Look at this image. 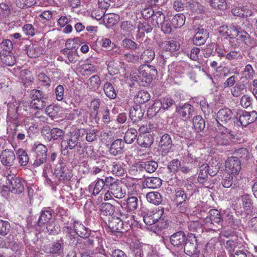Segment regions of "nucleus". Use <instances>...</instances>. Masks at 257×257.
Masks as SVG:
<instances>
[{"instance_id":"obj_1","label":"nucleus","mask_w":257,"mask_h":257,"mask_svg":"<svg viewBox=\"0 0 257 257\" xmlns=\"http://www.w3.org/2000/svg\"><path fill=\"white\" fill-rule=\"evenodd\" d=\"M61 152L64 155L68 154L69 150L75 149L79 155L84 154L85 146L80 140V135L77 132H70L62 138Z\"/></svg>"},{"instance_id":"obj_2","label":"nucleus","mask_w":257,"mask_h":257,"mask_svg":"<svg viewBox=\"0 0 257 257\" xmlns=\"http://www.w3.org/2000/svg\"><path fill=\"white\" fill-rule=\"evenodd\" d=\"M106 187L110 190L113 197L116 198H122L126 194L125 190L122 189L121 184L112 177H106Z\"/></svg>"},{"instance_id":"obj_3","label":"nucleus","mask_w":257,"mask_h":257,"mask_svg":"<svg viewBox=\"0 0 257 257\" xmlns=\"http://www.w3.org/2000/svg\"><path fill=\"white\" fill-rule=\"evenodd\" d=\"M225 167L236 180L241 179V163L237 157H228L225 161Z\"/></svg>"},{"instance_id":"obj_4","label":"nucleus","mask_w":257,"mask_h":257,"mask_svg":"<svg viewBox=\"0 0 257 257\" xmlns=\"http://www.w3.org/2000/svg\"><path fill=\"white\" fill-rule=\"evenodd\" d=\"M7 187L11 192L19 194L24 190V182L20 178L16 177L14 174H8L6 176Z\"/></svg>"},{"instance_id":"obj_5","label":"nucleus","mask_w":257,"mask_h":257,"mask_svg":"<svg viewBox=\"0 0 257 257\" xmlns=\"http://www.w3.org/2000/svg\"><path fill=\"white\" fill-rule=\"evenodd\" d=\"M139 75L142 81V85L145 86L150 83L152 79L150 74L157 73V70L154 67L149 65H142L139 69Z\"/></svg>"},{"instance_id":"obj_6","label":"nucleus","mask_w":257,"mask_h":257,"mask_svg":"<svg viewBox=\"0 0 257 257\" xmlns=\"http://www.w3.org/2000/svg\"><path fill=\"white\" fill-rule=\"evenodd\" d=\"M175 103V101L170 97L166 96L156 101L148 111H153V109L155 113H157L159 110L162 109L164 110L168 109Z\"/></svg>"},{"instance_id":"obj_7","label":"nucleus","mask_w":257,"mask_h":257,"mask_svg":"<svg viewBox=\"0 0 257 257\" xmlns=\"http://www.w3.org/2000/svg\"><path fill=\"white\" fill-rule=\"evenodd\" d=\"M54 174L60 181H68L70 180L73 174L66 165L63 163L58 164L55 169Z\"/></svg>"},{"instance_id":"obj_8","label":"nucleus","mask_w":257,"mask_h":257,"mask_svg":"<svg viewBox=\"0 0 257 257\" xmlns=\"http://www.w3.org/2000/svg\"><path fill=\"white\" fill-rule=\"evenodd\" d=\"M185 252L189 256L196 255L197 252V242L195 236L191 234L189 235L184 244Z\"/></svg>"},{"instance_id":"obj_9","label":"nucleus","mask_w":257,"mask_h":257,"mask_svg":"<svg viewBox=\"0 0 257 257\" xmlns=\"http://www.w3.org/2000/svg\"><path fill=\"white\" fill-rule=\"evenodd\" d=\"M219 125V132L214 138L215 141L218 145H227L229 143V136H231V131L220 124Z\"/></svg>"},{"instance_id":"obj_10","label":"nucleus","mask_w":257,"mask_h":257,"mask_svg":"<svg viewBox=\"0 0 257 257\" xmlns=\"http://www.w3.org/2000/svg\"><path fill=\"white\" fill-rule=\"evenodd\" d=\"M222 218L220 212L217 209H211L208 215L205 218L204 222L207 226L212 228V225L217 226L220 224Z\"/></svg>"},{"instance_id":"obj_11","label":"nucleus","mask_w":257,"mask_h":257,"mask_svg":"<svg viewBox=\"0 0 257 257\" xmlns=\"http://www.w3.org/2000/svg\"><path fill=\"white\" fill-rule=\"evenodd\" d=\"M161 215H162V213H151L150 214L145 215L143 217V220L147 225H152L158 223V224L157 225L160 227H165L166 223L162 222L164 220V219L161 218L160 216Z\"/></svg>"},{"instance_id":"obj_12","label":"nucleus","mask_w":257,"mask_h":257,"mask_svg":"<svg viewBox=\"0 0 257 257\" xmlns=\"http://www.w3.org/2000/svg\"><path fill=\"white\" fill-rule=\"evenodd\" d=\"M186 187L188 190H192L188 194L186 193L184 190L180 189L176 191L175 201L177 204H182L186 202V200L188 199V196H189L190 197L193 195L194 191V186L191 184H186Z\"/></svg>"},{"instance_id":"obj_13","label":"nucleus","mask_w":257,"mask_h":257,"mask_svg":"<svg viewBox=\"0 0 257 257\" xmlns=\"http://www.w3.org/2000/svg\"><path fill=\"white\" fill-rule=\"evenodd\" d=\"M159 146L163 155H166L171 151L172 141L169 134H165L161 137L159 142Z\"/></svg>"},{"instance_id":"obj_14","label":"nucleus","mask_w":257,"mask_h":257,"mask_svg":"<svg viewBox=\"0 0 257 257\" xmlns=\"http://www.w3.org/2000/svg\"><path fill=\"white\" fill-rule=\"evenodd\" d=\"M0 159L3 165L11 167L14 164L16 156L13 151L5 150L1 153Z\"/></svg>"},{"instance_id":"obj_15","label":"nucleus","mask_w":257,"mask_h":257,"mask_svg":"<svg viewBox=\"0 0 257 257\" xmlns=\"http://www.w3.org/2000/svg\"><path fill=\"white\" fill-rule=\"evenodd\" d=\"M124 148V142L122 139H116L113 141L109 148V153L114 156L123 153Z\"/></svg>"},{"instance_id":"obj_16","label":"nucleus","mask_w":257,"mask_h":257,"mask_svg":"<svg viewBox=\"0 0 257 257\" xmlns=\"http://www.w3.org/2000/svg\"><path fill=\"white\" fill-rule=\"evenodd\" d=\"M26 51L29 57L36 58L43 53V48L38 44L31 43L27 46Z\"/></svg>"},{"instance_id":"obj_17","label":"nucleus","mask_w":257,"mask_h":257,"mask_svg":"<svg viewBox=\"0 0 257 257\" xmlns=\"http://www.w3.org/2000/svg\"><path fill=\"white\" fill-rule=\"evenodd\" d=\"M208 37L209 33L206 30L198 28L193 39V42L196 45H203L205 43Z\"/></svg>"},{"instance_id":"obj_18","label":"nucleus","mask_w":257,"mask_h":257,"mask_svg":"<svg viewBox=\"0 0 257 257\" xmlns=\"http://www.w3.org/2000/svg\"><path fill=\"white\" fill-rule=\"evenodd\" d=\"M186 238L184 232L179 231L173 234L170 237V240L173 246L179 247L183 246Z\"/></svg>"},{"instance_id":"obj_19","label":"nucleus","mask_w":257,"mask_h":257,"mask_svg":"<svg viewBox=\"0 0 257 257\" xmlns=\"http://www.w3.org/2000/svg\"><path fill=\"white\" fill-rule=\"evenodd\" d=\"M73 228L74 230V232L81 237L87 238L90 235L91 231L78 221L74 222Z\"/></svg>"},{"instance_id":"obj_20","label":"nucleus","mask_w":257,"mask_h":257,"mask_svg":"<svg viewBox=\"0 0 257 257\" xmlns=\"http://www.w3.org/2000/svg\"><path fill=\"white\" fill-rule=\"evenodd\" d=\"M217 117L218 120L225 122H228L232 119L235 120L231 110L228 107L220 109L217 113Z\"/></svg>"},{"instance_id":"obj_21","label":"nucleus","mask_w":257,"mask_h":257,"mask_svg":"<svg viewBox=\"0 0 257 257\" xmlns=\"http://www.w3.org/2000/svg\"><path fill=\"white\" fill-rule=\"evenodd\" d=\"M108 227L113 232H119L123 228V224L120 215L119 216H113L108 221Z\"/></svg>"},{"instance_id":"obj_22","label":"nucleus","mask_w":257,"mask_h":257,"mask_svg":"<svg viewBox=\"0 0 257 257\" xmlns=\"http://www.w3.org/2000/svg\"><path fill=\"white\" fill-rule=\"evenodd\" d=\"M53 211L50 209L42 210L38 219L39 226H42L50 221L54 220L53 218Z\"/></svg>"},{"instance_id":"obj_23","label":"nucleus","mask_w":257,"mask_h":257,"mask_svg":"<svg viewBox=\"0 0 257 257\" xmlns=\"http://www.w3.org/2000/svg\"><path fill=\"white\" fill-rule=\"evenodd\" d=\"M154 139L151 134H140L137 139L139 145L143 148L150 147L153 143Z\"/></svg>"},{"instance_id":"obj_24","label":"nucleus","mask_w":257,"mask_h":257,"mask_svg":"<svg viewBox=\"0 0 257 257\" xmlns=\"http://www.w3.org/2000/svg\"><path fill=\"white\" fill-rule=\"evenodd\" d=\"M256 117L251 116V114L247 111L243 112L240 115L239 119L235 118L237 125L239 124L242 126H246L249 123L253 122L256 119Z\"/></svg>"},{"instance_id":"obj_25","label":"nucleus","mask_w":257,"mask_h":257,"mask_svg":"<svg viewBox=\"0 0 257 257\" xmlns=\"http://www.w3.org/2000/svg\"><path fill=\"white\" fill-rule=\"evenodd\" d=\"M120 216L123 226H125L126 228L132 227L134 225L136 224V221L132 213L128 211L127 213L120 212Z\"/></svg>"},{"instance_id":"obj_26","label":"nucleus","mask_w":257,"mask_h":257,"mask_svg":"<svg viewBox=\"0 0 257 257\" xmlns=\"http://www.w3.org/2000/svg\"><path fill=\"white\" fill-rule=\"evenodd\" d=\"M177 112L180 116L187 118H190L194 111L193 107L188 103H185L182 106L177 107Z\"/></svg>"},{"instance_id":"obj_27","label":"nucleus","mask_w":257,"mask_h":257,"mask_svg":"<svg viewBox=\"0 0 257 257\" xmlns=\"http://www.w3.org/2000/svg\"><path fill=\"white\" fill-rule=\"evenodd\" d=\"M144 115V111L139 105L131 108L130 111V117L133 122L141 120Z\"/></svg>"},{"instance_id":"obj_28","label":"nucleus","mask_w":257,"mask_h":257,"mask_svg":"<svg viewBox=\"0 0 257 257\" xmlns=\"http://www.w3.org/2000/svg\"><path fill=\"white\" fill-rule=\"evenodd\" d=\"M221 28L222 30L220 31L226 35L230 39L235 38L238 35L239 30L241 29L240 27L234 25L223 26Z\"/></svg>"},{"instance_id":"obj_29","label":"nucleus","mask_w":257,"mask_h":257,"mask_svg":"<svg viewBox=\"0 0 257 257\" xmlns=\"http://www.w3.org/2000/svg\"><path fill=\"white\" fill-rule=\"evenodd\" d=\"M44 250L47 253L59 255L63 251V247L60 243L54 242L44 246Z\"/></svg>"},{"instance_id":"obj_30","label":"nucleus","mask_w":257,"mask_h":257,"mask_svg":"<svg viewBox=\"0 0 257 257\" xmlns=\"http://www.w3.org/2000/svg\"><path fill=\"white\" fill-rule=\"evenodd\" d=\"M101 80L97 75L92 76L87 81V87L93 91L97 90L100 86Z\"/></svg>"},{"instance_id":"obj_31","label":"nucleus","mask_w":257,"mask_h":257,"mask_svg":"<svg viewBox=\"0 0 257 257\" xmlns=\"http://www.w3.org/2000/svg\"><path fill=\"white\" fill-rule=\"evenodd\" d=\"M155 57V52L152 49L144 50L140 56V63H150Z\"/></svg>"},{"instance_id":"obj_32","label":"nucleus","mask_w":257,"mask_h":257,"mask_svg":"<svg viewBox=\"0 0 257 257\" xmlns=\"http://www.w3.org/2000/svg\"><path fill=\"white\" fill-rule=\"evenodd\" d=\"M138 199L136 197H128L126 202H123L121 205V207L125 206L127 211H129V212L135 210L138 206Z\"/></svg>"},{"instance_id":"obj_33","label":"nucleus","mask_w":257,"mask_h":257,"mask_svg":"<svg viewBox=\"0 0 257 257\" xmlns=\"http://www.w3.org/2000/svg\"><path fill=\"white\" fill-rule=\"evenodd\" d=\"M20 76L22 79V83L26 86H28L32 84L33 77L31 72L27 70L24 69L21 71Z\"/></svg>"},{"instance_id":"obj_34","label":"nucleus","mask_w":257,"mask_h":257,"mask_svg":"<svg viewBox=\"0 0 257 257\" xmlns=\"http://www.w3.org/2000/svg\"><path fill=\"white\" fill-rule=\"evenodd\" d=\"M209 172V165L207 164L202 165L200 167L198 181L200 183H204L208 178Z\"/></svg>"},{"instance_id":"obj_35","label":"nucleus","mask_w":257,"mask_h":257,"mask_svg":"<svg viewBox=\"0 0 257 257\" xmlns=\"http://www.w3.org/2000/svg\"><path fill=\"white\" fill-rule=\"evenodd\" d=\"M86 150V155L90 158L92 160L98 164L99 162H101V157L97 151H95L92 147H86L84 151Z\"/></svg>"},{"instance_id":"obj_36","label":"nucleus","mask_w":257,"mask_h":257,"mask_svg":"<svg viewBox=\"0 0 257 257\" xmlns=\"http://www.w3.org/2000/svg\"><path fill=\"white\" fill-rule=\"evenodd\" d=\"M146 198L148 202L155 205H159L162 202L161 195L158 192L148 193L146 195Z\"/></svg>"},{"instance_id":"obj_37","label":"nucleus","mask_w":257,"mask_h":257,"mask_svg":"<svg viewBox=\"0 0 257 257\" xmlns=\"http://www.w3.org/2000/svg\"><path fill=\"white\" fill-rule=\"evenodd\" d=\"M246 89V85L244 83L239 82L236 84L230 89L231 93L234 97H239L243 93V90Z\"/></svg>"},{"instance_id":"obj_38","label":"nucleus","mask_w":257,"mask_h":257,"mask_svg":"<svg viewBox=\"0 0 257 257\" xmlns=\"http://www.w3.org/2000/svg\"><path fill=\"white\" fill-rule=\"evenodd\" d=\"M105 186L106 187V178L104 180L102 179H97L94 182V185H90V187H93V188L92 194L94 195L98 194Z\"/></svg>"},{"instance_id":"obj_39","label":"nucleus","mask_w":257,"mask_h":257,"mask_svg":"<svg viewBox=\"0 0 257 257\" xmlns=\"http://www.w3.org/2000/svg\"><path fill=\"white\" fill-rule=\"evenodd\" d=\"M77 248L81 254V257L84 256L85 255H89L93 253V250L90 248L85 241L78 243L77 244Z\"/></svg>"},{"instance_id":"obj_40","label":"nucleus","mask_w":257,"mask_h":257,"mask_svg":"<svg viewBox=\"0 0 257 257\" xmlns=\"http://www.w3.org/2000/svg\"><path fill=\"white\" fill-rule=\"evenodd\" d=\"M151 16L153 21L156 23L158 27H160V26L166 20L164 14L160 11L152 12Z\"/></svg>"},{"instance_id":"obj_41","label":"nucleus","mask_w":257,"mask_h":257,"mask_svg":"<svg viewBox=\"0 0 257 257\" xmlns=\"http://www.w3.org/2000/svg\"><path fill=\"white\" fill-rule=\"evenodd\" d=\"M185 22V16L182 14H178L173 17L171 20V24L173 28H177L183 26Z\"/></svg>"},{"instance_id":"obj_42","label":"nucleus","mask_w":257,"mask_h":257,"mask_svg":"<svg viewBox=\"0 0 257 257\" xmlns=\"http://www.w3.org/2000/svg\"><path fill=\"white\" fill-rule=\"evenodd\" d=\"M239 42H243L247 45H250L251 43V39L249 35L245 31L239 30L238 35L235 38Z\"/></svg>"},{"instance_id":"obj_43","label":"nucleus","mask_w":257,"mask_h":257,"mask_svg":"<svg viewBox=\"0 0 257 257\" xmlns=\"http://www.w3.org/2000/svg\"><path fill=\"white\" fill-rule=\"evenodd\" d=\"M103 90L105 95L110 99L115 98L116 93L111 83L105 82L103 86Z\"/></svg>"},{"instance_id":"obj_44","label":"nucleus","mask_w":257,"mask_h":257,"mask_svg":"<svg viewBox=\"0 0 257 257\" xmlns=\"http://www.w3.org/2000/svg\"><path fill=\"white\" fill-rule=\"evenodd\" d=\"M150 99V94L145 91H140L135 97L136 103L143 104L148 101Z\"/></svg>"},{"instance_id":"obj_45","label":"nucleus","mask_w":257,"mask_h":257,"mask_svg":"<svg viewBox=\"0 0 257 257\" xmlns=\"http://www.w3.org/2000/svg\"><path fill=\"white\" fill-rule=\"evenodd\" d=\"M138 132L136 129L130 128L125 133L124 140L126 144H131L136 139Z\"/></svg>"},{"instance_id":"obj_46","label":"nucleus","mask_w":257,"mask_h":257,"mask_svg":"<svg viewBox=\"0 0 257 257\" xmlns=\"http://www.w3.org/2000/svg\"><path fill=\"white\" fill-rule=\"evenodd\" d=\"M139 166L144 169L147 172L152 173L154 172L158 168V163L154 161H147L140 164Z\"/></svg>"},{"instance_id":"obj_47","label":"nucleus","mask_w":257,"mask_h":257,"mask_svg":"<svg viewBox=\"0 0 257 257\" xmlns=\"http://www.w3.org/2000/svg\"><path fill=\"white\" fill-rule=\"evenodd\" d=\"M111 172L117 176H121L124 174V169L122 165L117 162H113L110 167Z\"/></svg>"},{"instance_id":"obj_48","label":"nucleus","mask_w":257,"mask_h":257,"mask_svg":"<svg viewBox=\"0 0 257 257\" xmlns=\"http://www.w3.org/2000/svg\"><path fill=\"white\" fill-rule=\"evenodd\" d=\"M17 155L19 163L22 166H26L28 164L29 157L25 150L19 149L17 152Z\"/></svg>"},{"instance_id":"obj_49","label":"nucleus","mask_w":257,"mask_h":257,"mask_svg":"<svg viewBox=\"0 0 257 257\" xmlns=\"http://www.w3.org/2000/svg\"><path fill=\"white\" fill-rule=\"evenodd\" d=\"M162 51L160 52V57L163 59H166L172 53L168 41L162 42L160 45Z\"/></svg>"},{"instance_id":"obj_50","label":"nucleus","mask_w":257,"mask_h":257,"mask_svg":"<svg viewBox=\"0 0 257 257\" xmlns=\"http://www.w3.org/2000/svg\"><path fill=\"white\" fill-rule=\"evenodd\" d=\"M145 184L147 187L155 189L161 185L162 180L158 177H150L146 179Z\"/></svg>"},{"instance_id":"obj_51","label":"nucleus","mask_w":257,"mask_h":257,"mask_svg":"<svg viewBox=\"0 0 257 257\" xmlns=\"http://www.w3.org/2000/svg\"><path fill=\"white\" fill-rule=\"evenodd\" d=\"M193 123L194 128L197 132L201 131L205 128V121L200 115L194 117Z\"/></svg>"},{"instance_id":"obj_52","label":"nucleus","mask_w":257,"mask_h":257,"mask_svg":"<svg viewBox=\"0 0 257 257\" xmlns=\"http://www.w3.org/2000/svg\"><path fill=\"white\" fill-rule=\"evenodd\" d=\"M122 59L128 63H137L140 62V56L132 52L125 53Z\"/></svg>"},{"instance_id":"obj_53","label":"nucleus","mask_w":257,"mask_h":257,"mask_svg":"<svg viewBox=\"0 0 257 257\" xmlns=\"http://www.w3.org/2000/svg\"><path fill=\"white\" fill-rule=\"evenodd\" d=\"M100 211L104 215H110L114 212V207L109 203H102L100 205Z\"/></svg>"},{"instance_id":"obj_54","label":"nucleus","mask_w":257,"mask_h":257,"mask_svg":"<svg viewBox=\"0 0 257 257\" xmlns=\"http://www.w3.org/2000/svg\"><path fill=\"white\" fill-rule=\"evenodd\" d=\"M120 30L124 34L132 33L135 30V27L128 21H123L120 24Z\"/></svg>"},{"instance_id":"obj_55","label":"nucleus","mask_w":257,"mask_h":257,"mask_svg":"<svg viewBox=\"0 0 257 257\" xmlns=\"http://www.w3.org/2000/svg\"><path fill=\"white\" fill-rule=\"evenodd\" d=\"M47 98H43L38 100H32L30 106L35 109H42L47 104Z\"/></svg>"},{"instance_id":"obj_56","label":"nucleus","mask_w":257,"mask_h":257,"mask_svg":"<svg viewBox=\"0 0 257 257\" xmlns=\"http://www.w3.org/2000/svg\"><path fill=\"white\" fill-rule=\"evenodd\" d=\"M60 108L56 105L50 104L46 109V113L50 117H54L58 114Z\"/></svg>"},{"instance_id":"obj_57","label":"nucleus","mask_w":257,"mask_h":257,"mask_svg":"<svg viewBox=\"0 0 257 257\" xmlns=\"http://www.w3.org/2000/svg\"><path fill=\"white\" fill-rule=\"evenodd\" d=\"M209 3L210 6L214 9L223 10L227 8L225 0H209Z\"/></svg>"},{"instance_id":"obj_58","label":"nucleus","mask_w":257,"mask_h":257,"mask_svg":"<svg viewBox=\"0 0 257 257\" xmlns=\"http://www.w3.org/2000/svg\"><path fill=\"white\" fill-rule=\"evenodd\" d=\"M240 200L244 209L248 210L252 207V200L250 196L247 194H244L241 196Z\"/></svg>"},{"instance_id":"obj_59","label":"nucleus","mask_w":257,"mask_h":257,"mask_svg":"<svg viewBox=\"0 0 257 257\" xmlns=\"http://www.w3.org/2000/svg\"><path fill=\"white\" fill-rule=\"evenodd\" d=\"M11 230V225L8 221L0 220V234L5 236Z\"/></svg>"},{"instance_id":"obj_60","label":"nucleus","mask_w":257,"mask_h":257,"mask_svg":"<svg viewBox=\"0 0 257 257\" xmlns=\"http://www.w3.org/2000/svg\"><path fill=\"white\" fill-rule=\"evenodd\" d=\"M34 146V149H35L36 156L47 157V149L45 145L39 144L37 145L35 144Z\"/></svg>"},{"instance_id":"obj_61","label":"nucleus","mask_w":257,"mask_h":257,"mask_svg":"<svg viewBox=\"0 0 257 257\" xmlns=\"http://www.w3.org/2000/svg\"><path fill=\"white\" fill-rule=\"evenodd\" d=\"M242 74L244 78L246 79H252L254 76V71L251 65L250 64L246 65L244 68Z\"/></svg>"},{"instance_id":"obj_62","label":"nucleus","mask_w":257,"mask_h":257,"mask_svg":"<svg viewBox=\"0 0 257 257\" xmlns=\"http://www.w3.org/2000/svg\"><path fill=\"white\" fill-rule=\"evenodd\" d=\"M157 128V124L155 123H149L145 125H142L139 128L141 134H149V133L153 132Z\"/></svg>"},{"instance_id":"obj_63","label":"nucleus","mask_w":257,"mask_h":257,"mask_svg":"<svg viewBox=\"0 0 257 257\" xmlns=\"http://www.w3.org/2000/svg\"><path fill=\"white\" fill-rule=\"evenodd\" d=\"M49 134L51 137V139H53V140H56L61 137L64 136V132L63 130L59 129L57 127L53 128L50 130L49 132Z\"/></svg>"},{"instance_id":"obj_64","label":"nucleus","mask_w":257,"mask_h":257,"mask_svg":"<svg viewBox=\"0 0 257 257\" xmlns=\"http://www.w3.org/2000/svg\"><path fill=\"white\" fill-rule=\"evenodd\" d=\"M181 166V162L178 159H174L168 165V169L171 173L175 174Z\"/></svg>"}]
</instances>
